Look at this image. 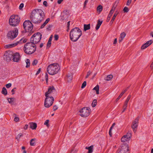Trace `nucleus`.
I'll return each mask as SVG.
<instances>
[{
  "label": "nucleus",
  "instance_id": "50",
  "mask_svg": "<svg viewBox=\"0 0 153 153\" xmlns=\"http://www.w3.org/2000/svg\"><path fill=\"white\" fill-rule=\"evenodd\" d=\"M131 95H129L128 96V97L126 101H127L128 102V101L131 98Z\"/></svg>",
  "mask_w": 153,
  "mask_h": 153
},
{
  "label": "nucleus",
  "instance_id": "21",
  "mask_svg": "<svg viewBox=\"0 0 153 153\" xmlns=\"http://www.w3.org/2000/svg\"><path fill=\"white\" fill-rule=\"evenodd\" d=\"M90 25L88 24V25L84 24V30L85 31H86L90 29Z\"/></svg>",
  "mask_w": 153,
  "mask_h": 153
},
{
  "label": "nucleus",
  "instance_id": "41",
  "mask_svg": "<svg viewBox=\"0 0 153 153\" xmlns=\"http://www.w3.org/2000/svg\"><path fill=\"white\" fill-rule=\"evenodd\" d=\"M118 13H115L114 15L112 17V19H113V20H114L115 19Z\"/></svg>",
  "mask_w": 153,
  "mask_h": 153
},
{
  "label": "nucleus",
  "instance_id": "27",
  "mask_svg": "<svg viewBox=\"0 0 153 153\" xmlns=\"http://www.w3.org/2000/svg\"><path fill=\"white\" fill-rule=\"evenodd\" d=\"M1 93L5 96L7 94V91L6 88L5 87H3L1 91Z\"/></svg>",
  "mask_w": 153,
  "mask_h": 153
},
{
  "label": "nucleus",
  "instance_id": "22",
  "mask_svg": "<svg viewBox=\"0 0 153 153\" xmlns=\"http://www.w3.org/2000/svg\"><path fill=\"white\" fill-rule=\"evenodd\" d=\"M126 36V34L124 32L120 34V38L119 42H121Z\"/></svg>",
  "mask_w": 153,
  "mask_h": 153
},
{
  "label": "nucleus",
  "instance_id": "59",
  "mask_svg": "<svg viewBox=\"0 0 153 153\" xmlns=\"http://www.w3.org/2000/svg\"><path fill=\"white\" fill-rule=\"evenodd\" d=\"M47 1H44V2H43V4L44 6H45L46 7H47Z\"/></svg>",
  "mask_w": 153,
  "mask_h": 153
},
{
  "label": "nucleus",
  "instance_id": "30",
  "mask_svg": "<svg viewBox=\"0 0 153 153\" xmlns=\"http://www.w3.org/2000/svg\"><path fill=\"white\" fill-rule=\"evenodd\" d=\"M36 140L35 138L32 139L31 140L30 142V145L31 146H34L35 144V141Z\"/></svg>",
  "mask_w": 153,
  "mask_h": 153
},
{
  "label": "nucleus",
  "instance_id": "54",
  "mask_svg": "<svg viewBox=\"0 0 153 153\" xmlns=\"http://www.w3.org/2000/svg\"><path fill=\"white\" fill-rule=\"evenodd\" d=\"M57 109H58V107L56 105H55L53 106V111H55Z\"/></svg>",
  "mask_w": 153,
  "mask_h": 153
},
{
  "label": "nucleus",
  "instance_id": "12",
  "mask_svg": "<svg viewBox=\"0 0 153 153\" xmlns=\"http://www.w3.org/2000/svg\"><path fill=\"white\" fill-rule=\"evenodd\" d=\"M117 153H129V148L127 145H124L119 148Z\"/></svg>",
  "mask_w": 153,
  "mask_h": 153
},
{
  "label": "nucleus",
  "instance_id": "23",
  "mask_svg": "<svg viewBox=\"0 0 153 153\" xmlns=\"http://www.w3.org/2000/svg\"><path fill=\"white\" fill-rule=\"evenodd\" d=\"M15 100V98L14 97L9 98L7 99L8 102L12 105L13 104Z\"/></svg>",
  "mask_w": 153,
  "mask_h": 153
},
{
  "label": "nucleus",
  "instance_id": "4",
  "mask_svg": "<svg viewBox=\"0 0 153 153\" xmlns=\"http://www.w3.org/2000/svg\"><path fill=\"white\" fill-rule=\"evenodd\" d=\"M60 69L59 65L56 63L50 65L47 68V71L51 75H53L57 74Z\"/></svg>",
  "mask_w": 153,
  "mask_h": 153
},
{
  "label": "nucleus",
  "instance_id": "39",
  "mask_svg": "<svg viewBox=\"0 0 153 153\" xmlns=\"http://www.w3.org/2000/svg\"><path fill=\"white\" fill-rule=\"evenodd\" d=\"M54 38L55 40L57 41L58 39L59 36L57 34H55L54 36Z\"/></svg>",
  "mask_w": 153,
  "mask_h": 153
},
{
  "label": "nucleus",
  "instance_id": "64",
  "mask_svg": "<svg viewBox=\"0 0 153 153\" xmlns=\"http://www.w3.org/2000/svg\"><path fill=\"white\" fill-rule=\"evenodd\" d=\"M49 21H50V18H48L45 21V22H46L47 24L48 23V22Z\"/></svg>",
  "mask_w": 153,
  "mask_h": 153
},
{
  "label": "nucleus",
  "instance_id": "17",
  "mask_svg": "<svg viewBox=\"0 0 153 153\" xmlns=\"http://www.w3.org/2000/svg\"><path fill=\"white\" fill-rule=\"evenodd\" d=\"M21 56L18 53H13V61L18 62L20 60Z\"/></svg>",
  "mask_w": 153,
  "mask_h": 153
},
{
  "label": "nucleus",
  "instance_id": "45",
  "mask_svg": "<svg viewBox=\"0 0 153 153\" xmlns=\"http://www.w3.org/2000/svg\"><path fill=\"white\" fill-rule=\"evenodd\" d=\"M131 0H128L127 2L126 5L127 6L129 5L131 2Z\"/></svg>",
  "mask_w": 153,
  "mask_h": 153
},
{
  "label": "nucleus",
  "instance_id": "29",
  "mask_svg": "<svg viewBox=\"0 0 153 153\" xmlns=\"http://www.w3.org/2000/svg\"><path fill=\"white\" fill-rule=\"evenodd\" d=\"M97 11L100 13L102 10V7L101 5H99L97 8Z\"/></svg>",
  "mask_w": 153,
  "mask_h": 153
},
{
  "label": "nucleus",
  "instance_id": "58",
  "mask_svg": "<svg viewBox=\"0 0 153 153\" xmlns=\"http://www.w3.org/2000/svg\"><path fill=\"white\" fill-rule=\"evenodd\" d=\"M91 74V73L90 72L88 71L87 72V75L86 76V78H88L89 76Z\"/></svg>",
  "mask_w": 153,
  "mask_h": 153
},
{
  "label": "nucleus",
  "instance_id": "51",
  "mask_svg": "<svg viewBox=\"0 0 153 153\" xmlns=\"http://www.w3.org/2000/svg\"><path fill=\"white\" fill-rule=\"evenodd\" d=\"M131 95H129L128 96V97L126 101H127L128 102V101L131 98Z\"/></svg>",
  "mask_w": 153,
  "mask_h": 153
},
{
  "label": "nucleus",
  "instance_id": "46",
  "mask_svg": "<svg viewBox=\"0 0 153 153\" xmlns=\"http://www.w3.org/2000/svg\"><path fill=\"white\" fill-rule=\"evenodd\" d=\"M6 86L7 88H9L11 86V84L10 83H9L6 84Z\"/></svg>",
  "mask_w": 153,
  "mask_h": 153
},
{
  "label": "nucleus",
  "instance_id": "63",
  "mask_svg": "<svg viewBox=\"0 0 153 153\" xmlns=\"http://www.w3.org/2000/svg\"><path fill=\"white\" fill-rule=\"evenodd\" d=\"M28 127V125L27 124H26L25 125V127L24 128L25 130H26L27 128Z\"/></svg>",
  "mask_w": 153,
  "mask_h": 153
},
{
  "label": "nucleus",
  "instance_id": "9",
  "mask_svg": "<svg viewBox=\"0 0 153 153\" xmlns=\"http://www.w3.org/2000/svg\"><path fill=\"white\" fill-rule=\"evenodd\" d=\"M23 26L26 32L30 33L33 29V25L29 20H26L23 23Z\"/></svg>",
  "mask_w": 153,
  "mask_h": 153
},
{
  "label": "nucleus",
  "instance_id": "52",
  "mask_svg": "<svg viewBox=\"0 0 153 153\" xmlns=\"http://www.w3.org/2000/svg\"><path fill=\"white\" fill-rule=\"evenodd\" d=\"M131 95H129L128 96V97L126 101H127L128 102V101L131 98Z\"/></svg>",
  "mask_w": 153,
  "mask_h": 153
},
{
  "label": "nucleus",
  "instance_id": "28",
  "mask_svg": "<svg viewBox=\"0 0 153 153\" xmlns=\"http://www.w3.org/2000/svg\"><path fill=\"white\" fill-rule=\"evenodd\" d=\"M93 90H95L96 91V94H99V86L98 85H97L94 88Z\"/></svg>",
  "mask_w": 153,
  "mask_h": 153
},
{
  "label": "nucleus",
  "instance_id": "18",
  "mask_svg": "<svg viewBox=\"0 0 153 153\" xmlns=\"http://www.w3.org/2000/svg\"><path fill=\"white\" fill-rule=\"evenodd\" d=\"M30 127L32 129H35L37 127V124L35 123H31L30 124Z\"/></svg>",
  "mask_w": 153,
  "mask_h": 153
},
{
  "label": "nucleus",
  "instance_id": "49",
  "mask_svg": "<svg viewBox=\"0 0 153 153\" xmlns=\"http://www.w3.org/2000/svg\"><path fill=\"white\" fill-rule=\"evenodd\" d=\"M24 5L23 3H21V4H20L19 7V9H22L24 7Z\"/></svg>",
  "mask_w": 153,
  "mask_h": 153
},
{
  "label": "nucleus",
  "instance_id": "31",
  "mask_svg": "<svg viewBox=\"0 0 153 153\" xmlns=\"http://www.w3.org/2000/svg\"><path fill=\"white\" fill-rule=\"evenodd\" d=\"M25 61H26V63L27 64L26 67V68H28L29 67L30 64V60L29 59H26Z\"/></svg>",
  "mask_w": 153,
  "mask_h": 153
},
{
  "label": "nucleus",
  "instance_id": "8",
  "mask_svg": "<svg viewBox=\"0 0 153 153\" xmlns=\"http://www.w3.org/2000/svg\"><path fill=\"white\" fill-rule=\"evenodd\" d=\"M46 98L45 99L44 105L46 108H49L51 106L54 100L53 97L47 96V94H45Z\"/></svg>",
  "mask_w": 153,
  "mask_h": 153
},
{
  "label": "nucleus",
  "instance_id": "55",
  "mask_svg": "<svg viewBox=\"0 0 153 153\" xmlns=\"http://www.w3.org/2000/svg\"><path fill=\"white\" fill-rule=\"evenodd\" d=\"M70 21L68 22L67 23V27L68 28V29L67 30V31H68V30L69 29V26H70Z\"/></svg>",
  "mask_w": 153,
  "mask_h": 153
},
{
  "label": "nucleus",
  "instance_id": "19",
  "mask_svg": "<svg viewBox=\"0 0 153 153\" xmlns=\"http://www.w3.org/2000/svg\"><path fill=\"white\" fill-rule=\"evenodd\" d=\"M93 145H91L89 147H86L85 149L88 150L87 153H92L93 152Z\"/></svg>",
  "mask_w": 153,
  "mask_h": 153
},
{
  "label": "nucleus",
  "instance_id": "37",
  "mask_svg": "<svg viewBox=\"0 0 153 153\" xmlns=\"http://www.w3.org/2000/svg\"><path fill=\"white\" fill-rule=\"evenodd\" d=\"M86 85V82L85 81L83 82L82 83V86H81V88H84Z\"/></svg>",
  "mask_w": 153,
  "mask_h": 153
},
{
  "label": "nucleus",
  "instance_id": "20",
  "mask_svg": "<svg viewBox=\"0 0 153 153\" xmlns=\"http://www.w3.org/2000/svg\"><path fill=\"white\" fill-rule=\"evenodd\" d=\"M102 22V21H100V20H98L97 24L96 27V30H98Z\"/></svg>",
  "mask_w": 153,
  "mask_h": 153
},
{
  "label": "nucleus",
  "instance_id": "57",
  "mask_svg": "<svg viewBox=\"0 0 153 153\" xmlns=\"http://www.w3.org/2000/svg\"><path fill=\"white\" fill-rule=\"evenodd\" d=\"M16 89V88H14L13 89L11 90V92L12 93V94H14V91H15V89Z\"/></svg>",
  "mask_w": 153,
  "mask_h": 153
},
{
  "label": "nucleus",
  "instance_id": "44",
  "mask_svg": "<svg viewBox=\"0 0 153 153\" xmlns=\"http://www.w3.org/2000/svg\"><path fill=\"white\" fill-rule=\"evenodd\" d=\"M47 24V23L46 22H45L40 27L41 28H44Z\"/></svg>",
  "mask_w": 153,
  "mask_h": 153
},
{
  "label": "nucleus",
  "instance_id": "11",
  "mask_svg": "<svg viewBox=\"0 0 153 153\" xmlns=\"http://www.w3.org/2000/svg\"><path fill=\"white\" fill-rule=\"evenodd\" d=\"M18 34V30L17 28H15V30L9 31L7 35L8 39L13 40L16 37Z\"/></svg>",
  "mask_w": 153,
  "mask_h": 153
},
{
  "label": "nucleus",
  "instance_id": "32",
  "mask_svg": "<svg viewBox=\"0 0 153 153\" xmlns=\"http://www.w3.org/2000/svg\"><path fill=\"white\" fill-rule=\"evenodd\" d=\"M97 100H94L93 101L91 104V105L92 107H95L97 105Z\"/></svg>",
  "mask_w": 153,
  "mask_h": 153
},
{
  "label": "nucleus",
  "instance_id": "47",
  "mask_svg": "<svg viewBox=\"0 0 153 153\" xmlns=\"http://www.w3.org/2000/svg\"><path fill=\"white\" fill-rule=\"evenodd\" d=\"M22 133L19 134L16 138V139H19L20 137L22 136Z\"/></svg>",
  "mask_w": 153,
  "mask_h": 153
},
{
  "label": "nucleus",
  "instance_id": "34",
  "mask_svg": "<svg viewBox=\"0 0 153 153\" xmlns=\"http://www.w3.org/2000/svg\"><path fill=\"white\" fill-rule=\"evenodd\" d=\"M148 47V45H146V44L145 43L142 45L141 47V49L142 50Z\"/></svg>",
  "mask_w": 153,
  "mask_h": 153
},
{
  "label": "nucleus",
  "instance_id": "1",
  "mask_svg": "<svg viewBox=\"0 0 153 153\" xmlns=\"http://www.w3.org/2000/svg\"><path fill=\"white\" fill-rule=\"evenodd\" d=\"M45 17L44 12L42 9H35L32 11L30 19L33 23L37 24L41 22Z\"/></svg>",
  "mask_w": 153,
  "mask_h": 153
},
{
  "label": "nucleus",
  "instance_id": "6",
  "mask_svg": "<svg viewBox=\"0 0 153 153\" xmlns=\"http://www.w3.org/2000/svg\"><path fill=\"white\" fill-rule=\"evenodd\" d=\"M27 41V39L24 38H23L20 40L17 39L15 42L11 44L6 45L4 46V47L6 48H10L14 47L18 44H21L25 43Z\"/></svg>",
  "mask_w": 153,
  "mask_h": 153
},
{
  "label": "nucleus",
  "instance_id": "16",
  "mask_svg": "<svg viewBox=\"0 0 153 153\" xmlns=\"http://www.w3.org/2000/svg\"><path fill=\"white\" fill-rule=\"evenodd\" d=\"M131 137V134L130 133H128L124 135L122 137L121 139V141L122 142L128 141L129 140Z\"/></svg>",
  "mask_w": 153,
  "mask_h": 153
},
{
  "label": "nucleus",
  "instance_id": "38",
  "mask_svg": "<svg viewBox=\"0 0 153 153\" xmlns=\"http://www.w3.org/2000/svg\"><path fill=\"white\" fill-rule=\"evenodd\" d=\"M38 63V61L36 60H34L32 63V64L33 65H36Z\"/></svg>",
  "mask_w": 153,
  "mask_h": 153
},
{
  "label": "nucleus",
  "instance_id": "26",
  "mask_svg": "<svg viewBox=\"0 0 153 153\" xmlns=\"http://www.w3.org/2000/svg\"><path fill=\"white\" fill-rule=\"evenodd\" d=\"M113 77V76L112 75H108L105 78V80L106 81H109Z\"/></svg>",
  "mask_w": 153,
  "mask_h": 153
},
{
  "label": "nucleus",
  "instance_id": "33",
  "mask_svg": "<svg viewBox=\"0 0 153 153\" xmlns=\"http://www.w3.org/2000/svg\"><path fill=\"white\" fill-rule=\"evenodd\" d=\"M123 11L124 13H127L129 11V9L128 7H125L123 8Z\"/></svg>",
  "mask_w": 153,
  "mask_h": 153
},
{
  "label": "nucleus",
  "instance_id": "56",
  "mask_svg": "<svg viewBox=\"0 0 153 153\" xmlns=\"http://www.w3.org/2000/svg\"><path fill=\"white\" fill-rule=\"evenodd\" d=\"M114 12V11L110 10V12L108 15H109V16H111Z\"/></svg>",
  "mask_w": 153,
  "mask_h": 153
},
{
  "label": "nucleus",
  "instance_id": "24",
  "mask_svg": "<svg viewBox=\"0 0 153 153\" xmlns=\"http://www.w3.org/2000/svg\"><path fill=\"white\" fill-rule=\"evenodd\" d=\"M52 35L50 36V37L48 40V43L47 44V47L49 48L50 47L51 45V41L52 40Z\"/></svg>",
  "mask_w": 153,
  "mask_h": 153
},
{
  "label": "nucleus",
  "instance_id": "40",
  "mask_svg": "<svg viewBox=\"0 0 153 153\" xmlns=\"http://www.w3.org/2000/svg\"><path fill=\"white\" fill-rule=\"evenodd\" d=\"M49 122V120H46L44 123V125H46L47 126H49L48 123Z\"/></svg>",
  "mask_w": 153,
  "mask_h": 153
},
{
  "label": "nucleus",
  "instance_id": "62",
  "mask_svg": "<svg viewBox=\"0 0 153 153\" xmlns=\"http://www.w3.org/2000/svg\"><path fill=\"white\" fill-rule=\"evenodd\" d=\"M63 0H58L57 1V3L58 4H60L63 1Z\"/></svg>",
  "mask_w": 153,
  "mask_h": 153
},
{
  "label": "nucleus",
  "instance_id": "10",
  "mask_svg": "<svg viewBox=\"0 0 153 153\" xmlns=\"http://www.w3.org/2000/svg\"><path fill=\"white\" fill-rule=\"evenodd\" d=\"M91 112V110L88 107H85L79 111L80 115L82 117H86L89 116Z\"/></svg>",
  "mask_w": 153,
  "mask_h": 153
},
{
  "label": "nucleus",
  "instance_id": "53",
  "mask_svg": "<svg viewBox=\"0 0 153 153\" xmlns=\"http://www.w3.org/2000/svg\"><path fill=\"white\" fill-rule=\"evenodd\" d=\"M45 78L46 82H47L48 80V75L47 74H45Z\"/></svg>",
  "mask_w": 153,
  "mask_h": 153
},
{
  "label": "nucleus",
  "instance_id": "36",
  "mask_svg": "<svg viewBox=\"0 0 153 153\" xmlns=\"http://www.w3.org/2000/svg\"><path fill=\"white\" fill-rule=\"evenodd\" d=\"M117 6V4L115 5V4L112 6L111 10L114 12L116 7Z\"/></svg>",
  "mask_w": 153,
  "mask_h": 153
},
{
  "label": "nucleus",
  "instance_id": "7",
  "mask_svg": "<svg viewBox=\"0 0 153 153\" xmlns=\"http://www.w3.org/2000/svg\"><path fill=\"white\" fill-rule=\"evenodd\" d=\"M42 35L39 32L34 34L30 38V42L35 45L39 43L41 39Z\"/></svg>",
  "mask_w": 153,
  "mask_h": 153
},
{
  "label": "nucleus",
  "instance_id": "15",
  "mask_svg": "<svg viewBox=\"0 0 153 153\" xmlns=\"http://www.w3.org/2000/svg\"><path fill=\"white\" fill-rule=\"evenodd\" d=\"M13 53L11 51H8L5 54L6 57V60L7 61L13 60Z\"/></svg>",
  "mask_w": 153,
  "mask_h": 153
},
{
  "label": "nucleus",
  "instance_id": "13",
  "mask_svg": "<svg viewBox=\"0 0 153 153\" xmlns=\"http://www.w3.org/2000/svg\"><path fill=\"white\" fill-rule=\"evenodd\" d=\"M56 93V90L53 86L49 87L48 91L46 92L45 94H47V96L52 97L54 96V94Z\"/></svg>",
  "mask_w": 153,
  "mask_h": 153
},
{
  "label": "nucleus",
  "instance_id": "5",
  "mask_svg": "<svg viewBox=\"0 0 153 153\" xmlns=\"http://www.w3.org/2000/svg\"><path fill=\"white\" fill-rule=\"evenodd\" d=\"M20 21V18L17 15L11 16L9 20V25L12 27H16L19 25Z\"/></svg>",
  "mask_w": 153,
  "mask_h": 153
},
{
  "label": "nucleus",
  "instance_id": "60",
  "mask_svg": "<svg viewBox=\"0 0 153 153\" xmlns=\"http://www.w3.org/2000/svg\"><path fill=\"white\" fill-rule=\"evenodd\" d=\"M41 71V68H39V69L37 71L36 73V75H37Z\"/></svg>",
  "mask_w": 153,
  "mask_h": 153
},
{
  "label": "nucleus",
  "instance_id": "61",
  "mask_svg": "<svg viewBox=\"0 0 153 153\" xmlns=\"http://www.w3.org/2000/svg\"><path fill=\"white\" fill-rule=\"evenodd\" d=\"M19 118L18 117H15L14 119V120L16 122H18L19 120Z\"/></svg>",
  "mask_w": 153,
  "mask_h": 153
},
{
  "label": "nucleus",
  "instance_id": "14",
  "mask_svg": "<svg viewBox=\"0 0 153 153\" xmlns=\"http://www.w3.org/2000/svg\"><path fill=\"white\" fill-rule=\"evenodd\" d=\"M139 121V118L137 117L135 120L132 122V124L131 126V127L133 129L134 132H135L136 131L137 128L138 126V125Z\"/></svg>",
  "mask_w": 153,
  "mask_h": 153
},
{
  "label": "nucleus",
  "instance_id": "35",
  "mask_svg": "<svg viewBox=\"0 0 153 153\" xmlns=\"http://www.w3.org/2000/svg\"><path fill=\"white\" fill-rule=\"evenodd\" d=\"M152 42H153L152 40H151L147 41L146 43V45H148L149 46L152 43Z\"/></svg>",
  "mask_w": 153,
  "mask_h": 153
},
{
  "label": "nucleus",
  "instance_id": "25",
  "mask_svg": "<svg viewBox=\"0 0 153 153\" xmlns=\"http://www.w3.org/2000/svg\"><path fill=\"white\" fill-rule=\"evenodd\" d=\"M127 89H126L121 92L120 95L119 96V97L117 98L116 99V101H117L119 99L121 98L122 96L127 91Z\"/></svg>",
  "mask_w": 153,
  "mask_h": 153
},
{
  "label": "nucleus",
  "instance_id": "43",
  "mask_svg": "<svg viewBox=\"0 0 153 153\" xmlns=\"http://www.w3.org/2000/svg\"><path fill=\"white\" fill-rule=\"evenodd\" d=\"M88 2V0H85V1L84 2V7H83V8H85L86 6V5L87 3Z\"/></svg>",
  "mask_w": 153,
  "mask_h": 153
},
{
  "label": "nucleus",
  "instance_id": "42",
  "mask_svg": "<svg viewBox=\"0 0 153 153\" xmlns=\"http://www.w3.org/2000/svg\"><path fill=\"white\" fill-rule=\"evenodd\" d=\"M127 105L125 106V105H124L123 106V110L122 111V113H123L125 111V110L126 109V108L127 107Z\"/></svg>",
  "mask_w": 153,
  "mask_h": 153
},
{
  "label": "nucleus",
  "instance_id": "48",
  "mask_svg": "<svg viewBox=\"0 0 153 153\" xmlns=\"http://www.w3.org/2000/svg\"><path fill=\"white\" fill-rule=\"evenodd\" d=\"M111 16H109V15H108L106 20L107 22H108L109 21Z\"/></svg>",
  "mask_w": 153,
  "mask_h": 153
},
{
  "label": "nucleus",
  "instance_id": "3",
  "mask_svg": "<svg viewBox=\"0 0 153 153\" xmlns=\"http://www.w3.org/2000/svg\"><path fill=\"white\" fill-rule=\"evenodd\" d=\"M36 45L32 43L28 42L26 43L24 45V51L25 52L28 54H30L33 53L36 50Z\"/></svg>",
  "mask_w": 153,
  "mask_h": 153
},
{
  "label": "nucleus",
  "instance_id": "2",
  "mask_svg": "<svg viewBox=\"0 0 153 153\" xmlns=\"http://www.w3.org/2000/svg\"><path fill=\"white\" fill-rule=\"evenodd\" d=\"M82 32L78 27H76L72 29L70 33V37L73 42H76L81 36Z\"/></svg>",
  "mask_w": 153,
  "mask_h": 153
}]
</instances>
